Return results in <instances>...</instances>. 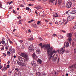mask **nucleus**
<instances>
[{"label":"nucleus","instance_id":"17","mask_svg":"<svg viewBox=\"0 0 76 76\" xmlns=\"http://www.w3.org/2000/svg\"><path fill=\"white\" fill-rule=\"evenodd\" d=\"M55 15L56 16H55V15H53V17H55V18H57L58 17V15L57 13H56Z\"/></svg>","mask_w":76,"mask_h":76},{"label":"nucleus","instance_id":"11","mask_svg":"<svg viewBox=\"0 0 76 76\" xmlns=\"http://www.w3.org/2000/svg\"><path fill=\"white\" fill-rule=\"evenodd\" d=\"M34 48H28V51L29 52H34Z\"/></svg>","mask_w":76,"mask_h":76},{"label":"nucleus","instance_id":"61","mask_svg":"<svg viewBox=\"0 0 76 76\" xmlns=\"http://www.w3.org/2000/svg\"><path fill=\"white\" fill-rule=\"evenodd\" d=\"M2 67H3V66L1 65H0V69H1Z\"/></svg>","mask_w":76,"mask_h":76},{"label":"nucleus","instance_id":"53","mask_svg":"<svg viewBox=\"0 0 76 76\" xmlns=\"http://www.w3.org/2000/svg\"><path fill=\"white\" fill-rule=\"evenodd\" d=\"M60 37H61V39H63V38H64V37H63V36H60Z\"/></svg>","mask_w":76,"mask_h":76},{"label":"nucleus","instance_id":"33","mask_svg":"<svg viewBox=\"0 0 76 76\" xmlns=\"http://www.w3.org/2000/svg\"><path fill=\"white\" fill-rule=\"evenodd\" d=\"M52 36L53 37H56V36H57V35L56 34H53V35H52Z\"/></svg>","mask_w":76,"mask_h":76},{"label":"nucleus","instance_id":"34","mask_svg":"<svg viewBox=\"0 0 76 76\" xmlns=\"http://www.w3.org/2000/svg\"><path fill=\"white\" fill-rule=\"evenodd\" d=\"M55 73L56 75H58V74L59 73V72H55Z\"/></svg>","mask_w":76,"mask_h":76},{"label":"nucleus","instance_id":"18","mask_svg":"<svg viewBox=\"0 0 76 76\" xmlns=\"http://www.w3.org/2000/svg\"><path fill=\"white\" fill-rule=\"evenodd\" d=\"M15 74H16V75H17V76H20V72H15Z\"/></svg>","mask_w":76,"mask_h":76},{"label":"nucleus","instance_id":"36","mask_svg":"<svg viewBox=\"0 0 76 76\" xmlns=\"http://www.w3.org/2000/svg\"><path fill=\"white\" fill-rule=\"evenodd\" d=\"M26 9L27 10L29 11V9H30V8H29L28 7H26Z\"/></svg>","mask_w":76,"mask_h":76},{"label":"nucleus","instance_id":"4","mask_svg":"<svg viewBox=\"0 0 76 76\" xmlns=\"http://www.w3.org/2000/svg\"><path fill=\"white\" fill-rule=\"evenodd\" d=\"M19 61L24 63L25 62V59L20 56H19L18 58Z\"/></svg>","mask_w":76,"mask_h":76},{"label":"nucleus","instance_id":"13","mask_svg":"<svg viewBox=\"0 0 76 76\" xmlns=\"http://www.w3.org/2000/svg\"><path fill=\"white\" fill-rule=\"evenodd\" d=\"M72 34L70 33L69 34H67V37H69V38H71L72 37Z\"/></svg>","mask_w":76,"mask_h":76},{"label":"nucleus","instance_id":"63","mask_svg":"<svg viewBox=\"0 0 76 76\" xmlns=\"http://www.w3.org/2000/svg\"><path fill=\"white\" fill-rule=\"evenodd\" d=\"M60 61V58L58 57V61Z\"/></svg>","mask_w":76,"mask_h":76},{"label":"nucleus","instance_id":"58","mask_svg":"<svg viewBox=\"0 0 76 76\" xmlns=\"http://www.w3.org/2000/svg\"><path fill=\"white\" fill-rule=\"evenodd\" d=\"M17 18L18 19H20L21 18V17L19 16Z\"/></svg>","mask_w":76,"mask_h":76},{"label":"nucleus","instance_id":"57","mask_svg":"<svg viewBox=\"0 0 76 76\" xmlns=\"http://www.w3.org/2000/svg\"><path fill=\"white\" fill-rule=\"evenodd\" d=\"M5 48L6 49V50H7V49L9 48H8V47L7 46L5 47Z\"/></svg>","mask_w":76,"mask_h":76},{"label":"nucleus","instance_id":"64","mask_svg":"<svg viewBox=\"0 0 76 76\" xmlns=\"http://www.w3.org/2000/svg\"><path fill=\"white\" fill-rule=\"evenodd\" d=\"M39 39L41 41H42V39L41 38H39Z\"/></svg>","mask_w":76,"mask_h":76},{"label":"nucleus","instance_id":"15","mask_svg":"<svg viewBox=\"0 0 76 76\" xmlns=\"http://www.w3.org/2000/svg\"><path fill=\"white\" fill-rule=\"evenodd\" d=\"M12 71L11 69H9V71L8 72V74L9 75H10L11 74H12Z\"/></svg>","mask_w":76,"mask_h":76},{"label":"nucleus","instance_id":"31","mask_svg":"<svg viewBox=\"0 0 76 76\" xmlns=\"http://www.w3.org/2000/svg\"><path fill=\"white\" fill-rule=\"evenodd\" d=\"M47 73L43 74L42 76H47Z\"/></svg>","mask_w":76,"mask_h":76},{"label":"nucleus","instance_id":"47","mask_svg":"<svg viewBox=\"0 0 76 76\" xmlns=\"http://www.w3.org/2000/svg\"><path fill=\"white\" fill-rule=\"evenodd\" d=\"M10 67V65H9V64H8V65H7V68H9Z\"/></svg>","mask_w":76,"mask_h":76},{"label":"nucleus","instance_id":"45","mask_svg":"<svg viewBox=\"0 0 76 76\" xmlns=\"http://www.w3.org/2000/svg\"><path fill=\"white\" fill-rule=\"evenodd\" d=\"M21 48L22 49H24V45H22L21 46Z\"/></svg>","mask_w":76,"mask_h":76},{"label":"nucleus","instance_id":"22","mask_svg":"<svg viewBox=\"0 0 76 76\" xmlns=\"http://www.w3.org/2000/svg\"><path fill=\"white\" fill-rule=\"evenodd\" d=\"M15 53V50L14 49H12V51L11 52V53L13 54Z\"/></svg>","mask_w":76,"mask_h":76},{"label":"nucleus","instance_id":"52","mask_svg":"<svg viewBox=\"0 0 76 76\" xmlns=\"http://www.w3.org/2000/svg\"><path fill=\"white\" fill-rule=\"evenodd\" d=\"M2 43V44H4V43H5V41H2L1 42Z\"/></svg>","mask_w":76,"mask_h":76},{"label":"nucleus","instance_id":"62","mask_svg":"<svg viewBox=\"0 0 76 76\" xmlns=\"http://www.w3.org/2000/svg\"><path fill=\"white\" fill-rule=\"evenodd\" d=\"M39 23H40V21H38L37 22V24L38 25V24H39Z\"/></svg>","mask_w":76,"mask_h":76},{"label":"nucleus","instance_id":"28","mask_svg":"<svg viewBox=\"0 0 76 76\" xmlns=\"http://www.w3.org/2000/svg\"><path fill=\"white\" fill-rule=\"evenodd\" d=\"M52 57V56H51V55H50H50L49 56V58H48L49 60H50Z\"/></svg>","mask_w":76,"mask_h":76},{"label":"nucleus","instance_id":"41","mask_svg":"<svg viewBox=\"0 0 76 76\" xmlns=\"http://www.w3.org/2000/svg\"><path fill=\"white\" fill-rule=\"evenodd\" d=\"M35 8L36 9H37V10H39V9H40V8L38 7H35Z\"/></svg>","mask_w":76,"mask_h":76},{"label":"nucleus","instance_id":"30","mask_svg":"<svg viewBox=\"0 0 76 76\" xmlns=\"http://www.w3.org/2000/svg\"><path fill=\"white\" fill-rule=\"evenodd\" d=\"M23 40H18V42H20V44H22V42H23Z\"/></svg>","mask_w":76,"mask_h":76},{"label":"nucleus","instance_id":"38","mask_svg":"<svg viewBox=\"0 0 76 76\" xmlns=\"http://www.w3.org/2000/svg\"><path fill=\"white\" fill-rule=\"evenodd\" d=\"M32 65L33 66H35L36 65V63H33L32 64Z\"/></svg>","mask_w":76,"mask_h":76},{"label":"nucleus","instance_id":"2","mask_svg":"<svg viewBox=\"0 0 76 76\" xmlns=\"http://www.w3.org/2000/svg\"><path fill=\"white\" fill-rule=\"evenodd\" d=\"M58 57V55L57 54H54L52 57V59L53 61H55L57 60V58Z\"/></svg>","mask_w":76,"mask_h":76},{"label":"nucleus","instance_id":"27","mask_svg":"<svg viewBox=\"0 0 76 76\" xmlns=\"http://www.w3.org/2000/svg\"><path fill=\"white\" fill-rule=\"evenodd\" d=\"M28 39L30 41H32L34 40V39H33V37H31L30 38H28Z\"/></svg>","mask_w":76,"mask_h":76},{"label":"nucleus","instance_id":"25","mask_svg":"<svg viewBox=\"0 0 76 76\" xmlns=\"http://www.w3.org/2000/svg\"><path fill=\"white\" fill-rule=\"evenodd\" d=\"M69 46V42H67L66 43V45H65L66 47H67Z\"/></svg>","mask_w":76,"mask_h":76},{"label":"nucleus","instance_id":"60","mask_svg":"<svg viewBox=\"0 0 76 76\" xmlns=\"http://www.w3.org/2000/svg\"><path fill=\"white\" fill-rule=\"evenodd\" d=\"M61 32H65V31H64L63 30H61Z\"/></svg>","mask_w":76,"mask_h":76},{"label":"nucleus","instance_id":"48","mask_svg":"<svg viewBox=\"0 0 76 76\" xmlns=\"http://www.w3.org/2000/svg\"><path fill=\"white\" fill-rule=\"evenodd\" d=\"M3 54L4 56V57H6V55L5 53H3Z\"/></svg>","mask_w":76,"mask_h":76},{"label":"nucleus","instance_id":"8","mask_svg":"<svg viewBox=\"0 0 76 76\" xmlns=\"http://www.w3.org/2000/svg\"><path fill=\"white\" fill-rule=\"evenodd\" d=\"M74 18H75L73 17H70V16H69L67 18V21H68V22L71 21V20H72Z\"/></svg>","mask_w":76,"mask_h":76},{"label":"nucleus","instance_id":"24","mask_svg":"<svg viewBox=\"0 0 76 76\" xmlns=\"http://www.w3.org/2000/svg\"><path fill=\"white\" fill-rule=\"evenodd\" d=\"M62 1V0H58V4H61Z\"/></svg>","mask_w":76,"mask_h":76},{"label":"nucleus","instance_id":"32","mask_svg":"<svg viewBox=\"0 0 76 76\" xmlns=\"http://www.w3.org/2000/svg\"><path fill=\"white\" fill-rule=\"evenodd\" d=\"M38 45H39V47H42V43H40V44H39Z\"/></svg>","mask_w":76,"mask_h":76},{"label":"nucleus","instance_id":"19","mask_svg":"<svg viewBox=\"0 0 76 76\" xmlns=\"http://www.w3.org/2000/svg\"><path fill=\"white\" fill-rule=\"evenodd\" d=\"M76 13V10H73L71 12V14H75Z\"/></svg>","mask_w":76,"mask_h":76},{"label":"nucleus","instance_id":"29","mask_svg":"<svg viewBox=\"0 0 76 76\" xmlns=\"http://www.w3.org/2000/svg\"><path fill=\"white\" fill-rule=\"evenodd\" d=\"M34 48V47L32 45H30L29 46V48Z\"/></svg>","mask_w":76,"mask_h":76},{"label":"nucleus","instance_id":"21","mask_svg":"<svg viewBox=\"0 0 76 76\" xmlns=\"http://www.w3.org/2000/svg\"><path fill=\"white\" fill-rule=\"evenodd\" d=\"M26 66V64H25L24 63H21V66Z\"/></svg>","mask_w":76,"mask_h":76},{"label":"nucleus","instance_id":"3","mask_svg":"<svg viewBox=\"0 0 76 76\" xmlns=\"http://www.w3.org/2000/svg\"><path fill=\"white\" fill-rule=\"evenodd\" d=\"M69 68L72 69V70H71V71H73V69H76V63L69 66Z\"/></svg>","mask_w":76,"mask_h":76},{"label":"nucleus","instance_id":"50","mask_svg":"<svg viewBox=\"0 0 76 76\" xmlns=\"http://www.w3.org/2000/svg\"><path fill=\"white\" fill-rule=\"evenodd\" d=\"M13 13H15V14H16V11H15V10H13Z\"/></svg>","mask_w":76,"mask_h":76},{"label":"nucleus","instance_id":"59","mask_svg":"<svg viewBox=\"0 0 76 76\" xmlns=\"http://www.w3.org/2000/svg\"><path fill=\"white\" fill-rule=\"evenodd\" d=\"M2 41H4L5 40L4 38H2Z\"/></svg>","mask_w":76,"mask_h":76},{"label":"nucleus","instance_id":"16","mask_svg":"<svg viewBox=\"0 0 76 76\" xmlns=\"http://www.w3.org/2000/svg\"><path fill=\"white\" fill-rule=\"evenodd\" d=\"M40 50H36V53L37 54H39L40 53Z\"/></svg>","mask_w":76,"mask_h":76},{"label":"nucleus","instance_id":"1","mask_svg":"<svg viewBox=\"0 0 76 76\" xmlns=\"http://www.w3.org/2000/svg\"><path fill=\"white\" fill-rule=\"evenodd\" d=\"M45 47V50H47V53L48 54H50V53L53 50V47H51L50 48V45L48 44H47L46 45L45 44L42 45L41 47V49H42Z\"/></svg>","mask_w":76,"mask_h":76},{"label":"nucleus","instance_id":"54","mask_svg":"<svg viewBox=\"0 0 76 76\" xmlns=\"http://www.w3.org/2000/svg\"><path fill=\"white\" fill-rule=\"evenodd\" d=\"M33 71H34V72H35V68H33Z\"/></svg>","mask_w":76,"mask_h":76},{"label":"nucleus","instance_id":"37","mask_svg":"<svg viewBox=\"0 0 76 76\" xmlns=\"http://www.w3.org/2000/svg\"><path fill=\"white\" fill-rule=\"evenodd\" d=\"M69 42H71L72 41V38L69 37Z\"/></svg>","mask_w":76,"mask_h":76},{"label":"nucleus","instance_id":"7","mask_svg":"<svg viewBox=\"0 0 76 76\" xmlns=\"http://www.w3.org/2000/svg\"><path fill=\"white\" fill-rule=\"evenodd\" d=\"M64 51H65V47H64L60 49V53L61 54H62Z\"/></svg>","mask_w":76,"mask_h":76},{"label":"nucleus","instance_id":"39","mask_svg":"<svg viewBox=\"0 0 76 76\" xmlns=\"http://www.w3.org/2000/svg\"><path fill=\"white\" fill-rule=\"evenodd\" d=\"M55 1V0H50V2H51V3H53V1Z\"/></svg>","mask_w":76,"mask_h":76},{"label":"nucleus","instance_id":"10","mask_svg":"<svg viewBox=\"0 0 76 76\" xmlns=\"http://www.w3.org/2000/svg\"><path fill=\"white\" fill-rule=\"evenodd\" d=\"M32 56L33 57L34 59H37V56H36V55L35 54V53H34L32 55Z\"/></svg>","mask_w":76,"mask_h":76},{"label":"nucleus","instance_id":"14","mask_svg":"<svg viewBox=\"0 0 76 76\" xmlns=\"http://www.w3.org/2000/svg\"><path fill=\"white\" fill-rule=\"evenodd\" d=\"M41 74L39 72H37L36 73V76H41Z\"/></svg>","mask_w":76,"mask_h":76},{"label":"nucleus","instance_id":"20","mask_svg":"<svg viewBox=\"0 0 76 76\" xmlns=\"http://www.w3.org/2000/svg\"><path fill=\"white\" fill-rule=\"evenodd\" d=\"M31 26H33V27H37V25L36 24H34V23H32L31 24Z\"/></svg>","mask_w":76,"mask_h":76},{"label":"nucleus","instance_id":"5","mask_svg":"<svg viewBox=\"0 0 76 76\" xmlns=\"http://www.w3.org/2000/svg\"><path fill=\"white\" fill-rule=\"evenodd\" d=\"M20 56L21 57H24V58H28V55L26 54V53H23L20 54Z\"/></svg>","mask_w":76,"mask_h":76},{"label":"nucleus","instance_id":"43","mask_svg":"<svg viewBox=\"0 0 76 76\" xmlns=\"http://www.w3.org/2000/svg\"><path fill=\"white\" fill-rule=\"evenodd\" d=\"M15 70L17 72H18V71H19V69L18 68H16L15 69Z\"/></svg>","mask_w":76,"mask_h":76},{"label":"nucleus","instance_id":"6","mask_svg":"<svg viewBox=\"0 0 76 76\" xmlns=\"http://www.w3.org/2000/svg\"><path fill=\"white\" fill-rule=\"evenodd\" d=\"M72 2H69L66 4V6L68 8H70L72 6Z\"/></svg>","mask_w":76,"mask_h":76},{"label":"nucleus","instance_id":"49","mask_svg":"<svg viewBox=\"0 0 76 76\" xmlns=\"http://www.w3.org/2000/svg\"><path fill=\"white\" fill-rule=\"evenodd\" d=\"M13 3V1H10L9 3V5H10V4H11L12 3Z\"/></svg>","mask_w":76,"mask_h":76},{"label":"nucleus","instance_id":"26","mask_svg":"<svg viewBox=\"0 0 76 76\" xmlns=\"http://www.w3.org/2000/svg\"><path fill=\"white\" fill-rule=\"evenodd\" d=\"M8 39V41H9V42L10 43V44H13V42L12 41V40H10V39Z\"/></svg>","mask_w":76,"mask_h":76},{"label":"nucleus","instance_id":"23","mask_svg":"<svg viewBox=\"0 0 76 76\" xmlns=\"http://www.w3.org/2000/svg\"><path fill=\"white\" fill-rule=\"evenodd\" d=\"M17 64H18V65H19V66L21 65V63H22V62H20L18 61H17Z\"/></svg>","mask_w":76,"mask_h":76},{"label":"nucleus","instance_id":"44","mask_svg":"<svg viewBox=\"0 0 76 76\" xmlns=\"http://www.w3.org/2000/svg\"><path fill=\"white\" fill-rule=\"evenodd\" d=\"M20 7H24V6L23 5V4H22L20 5Z\"/></svg>","mask_w":76,"mask_h":76},{"label":"nucleus","instance_id":"42","mask_svg":"<svg viewBox=\"0 0 76 76\" xmlns=\"http://www.w3.org/2000/svg\"><path fill=\"white\" fill-rule=\"evenodd\" d=\"M4 47L2 46L1 47V50H4Z\"/></svg>","mask_w":76,"mask_h":76},{"label":"nucleus","instance_id":"55","mask_svg":"<svg viewBox=\"0 0 76 76\" xmlns=\"http://www.w3.org/2000/svg\"><path fill=\"white\" fill-rule=\"evenodd\" d=\"M55 24H58V22L56 21L55 22Z\"/></svg>","mask_w":76,"mask_h":76},{"label":"nucleus","instance_id":"12","mask_svg":"<svg viewBox=\"0 0 76 76\" xmlns=\"http://www.w3.org/2000/svg\"><path fill=\"white\" fill-rule=\"evenodd\" d=\"M42 60L39 58L37 60V62L38 63H39V64H41L42 63Z\"/></svg>","mask_w":76,"mask_h":76},{"label":"nucleus","instance_id":"35","mask_svg":"<svg viewBox=\"0 0 76 76\" xmlns=\"http://www.w3.org/2000/svg\"><path fill=\"white\" fill-rule=\"evenodd\" d=\"M74 53L75 54L76 53V48L74 49Z\"/></svg>","mask_w":76,"mask_h":76},{"label":"nucleus","instance_id":"40","mask_svg":"<svg viewBox=\"0 0 76 76\" xmlns=\"http://www.w3.org/2000/svg\"><path fill=\"white\" fill-rule=\"evenodd\" d=\"M76 29V25L74 26L73 28V29H74V30H75V29Z\"/></svg>","mask_w":76,"mask_h":76},{"label":"nucleus","instance_id":"9","mask_svg":"<svg viewBox=\"0 0 76 76\" xmlns=\"http://www.w3.org/2000/svg\"><path fill=\"white\" fill-rule=\"evenodd\" d=\"M56 53V50H54L53 51H52L50 53V55H51V56H53L54 54L55 53Z\"/></svg>","mask_w":76,"mask_h":76},{"label":"nucleus","instance_id":"46","mask_svg":"<svg viewBox=\"0 0 76 76\" xmlns=\"http://www.w3.org/2000/svg\"><path fill=\"white\" fill-rule=\"evenodd\" d=\"M7 53L8 54L10 55V52H9V51H8L7 52Z\"/></svg>","mask_w":76,"mask_h":76},{"label":"nucleus","instance_id":"51","mask_svg":"<svg viewBox=\"0 0 76 76\" xmlns=\"http://www.w3.org/2000/svg\"><path fill=\"white\" fill-rule=\"evenodd\" d=\"M9 51H12V48H10L9 50Z\"/></svg>","mask_w":76,"mask_h":76},{"label":"nucleus","instance_id":"56","mask_svg":"<svg viewBox=\"0 0 76 76\" xmlns=\"http://www.w3.org/2000/svg\"><path fill=\"white\" fill-rule=\"evenodd\" d=\"M69 22V21H67V20L66 22H65V23H64V24L66 25L67 23V22Z\"/></svg>","mask_w":76,"mask_h":76}]
</instances>
